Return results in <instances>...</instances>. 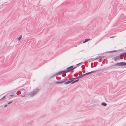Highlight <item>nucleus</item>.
Here are the masks:
<instances>
[{
    "mask_svg": "<svg viewBox=\"0 0 126 126\" xmlns=\"http://www.w3.org/2000/svg\"><path fill=\"white\" fill-rule=\"evenodd\" d=\"M115 58L117 60H120V59H122L121 58L120 56H117L116 57H115Z\"/></svg>",
    "mask_w": 126,
    "mask_h": 126,
    "instance_id": "nucleus-8",
    "label": "nucleus"
},
{
    "mask_svg": "<svg viewBox=\"0 0 126 126\" xmlns=\"http://www.w3.org/2000/svg\"><path fill=\"white\" fill-rule=\"evenodd\" d=\"M39 90L38 89L36 88L30 92L29 94L28 95H30L31 97H33L38 93Z\"/></svg>",
    "mask_w": 126,
    "mask_h": 126,
    "instance_id": "nucleus-1",
    "label": "nucleus"
},
{
    "mask_svg": "<svg viewBox=\"0 0 126 126\" xmlns=\"http://www.w3.org/2000/svg\"><path fill=\"white\" fill-rule=\"evenodd\" d=\"M22 35H20L19 36L18 38V40L19 41L22 38Z\"/></svg>",
    "mask_w": 126,
    "mask_h": 126,
    "instance_id": "nucleus-15",
    "label": "nucleus"
},
{
    "mask_svg": "<svg viewBox=\"0 0 126 126\" xmlns=\"http://www.w3.org/2000/svg\"><path fill=\"white\" fill-rule=\"evenodd\" d=\"M22 93H23V94L21 95L20 96L21 97H24L25 96V92L24 91H23L22 92Z\"/></svg>",
    "mask_w": 126,
    "mask_h": 126,
    "instance_id": "nucleus-9",
    "label": "nucleus"
},
{
    "mask_svg": "<svg viewBox=\"0 0 126 126\" xmlns=\"http://www.w3.org/2000/svg\"><path fill=\"white\" fill-rule=\"evenodd\" d=\"M7 105H4V107H7Z\"/></svg>",
    "mask_w": 126,
    "mask_h": 126,
    "instance_id": "nucleus-24",
    "label": "nucleus"
},
{
    "mask_svg": "<svg viewBox=\"0 0 126 126\" xmlns=\"http://www.w3.org/2000/svg\"><path fill=\"white\" fill-rule=\"evenodd\" d=\"M68 79V80L67 81H67L66 82H65L64 83V84H68L70 83H71L73 82V80H76L78 79L77 77L76 78H72L70 79Z\"/></svg>",
    "mask_w": 126,
    "mask_h": 126,
    "instance_id": "nucleus-2",
    "label": "nucleus"
},
{
    "mask_svg": "<svg viewBox=\"0 0 126 126\" xmlns=\"http://www.w3.org/2000/svg\"><path fill=\"white\" fill-rule=\"evenodd\" d=\"M13 96V95H12V94H11V95H10V96Z\"/></svg>",
    "mask_w": 126,
    "mask_h": 126,
    "instance_id": "nucleus-25",
    "label": "nucleus"
},
{
    "mask_svg": "<svg viewBox=\"0 0 126 126\" xmlns=\"http://www.w3.org/2000/svg\"><path fill=\"white\" fill-rule=\"evenodd\" d=\"M5 99V96H4L0 100V101L1 102L3 101Z\"/></svg>",
    "mask_w": 126,
    "mask_h": 126,
    "instance_id": "nucleus-11",
    "label": "nucleus"
},
{
    "mask_svg": "<svg viewBox=\"0 0 126 126\" xmlns=\"http://www.w3.org/2000/svg\"><path fill=\"white\" fill-rule=\"evenodd\" d=\"M125 48H126V47H125Z\"/></svg>",
    "mask_w": 126,
    "mask_h": 126,
    "instance_id": "nucleus-28",
    "label": "nucleus"
},
{
    "mask_svg": "<svg viewBox=\"0 0 126 126\" xmlns=\"http://www.w3.org/2000/svg\"><path fill=\"white\" fill-rule=\"evenodd\" d=\"M115 65H116L117 66H121V62L119 63H117V64H115Z\"/></svg>",
    "mask_w": 126,
    "mask_h": 126,
    "instance_id": "nucleus-12",
    "label": "nucleus"
},
{
    "mask_svg": "<svg viewBox=\"0 0 126 126\" xmlns=\"http://www.w3.org/2000/svg\"><path fill=\"white\" fill-rule=\"evenodd\" d=\"M86 75H87V74H86V73L82 75L81 76H82V77H83L84 76Z\"/></svg>",
    "mask_w": 126,
    "mask_h": 126,
    "instance_id": "nucleus-18",
    "label": "nucleus"
},
{
    "mask_svg": "<svg viewBox=\"0 0 126 126\" xmlns=\"http://www.w3.org/2000/svg\"><path fill=\"white\" fill-rule=\"evenodd\" d=\"M97 71L96 70H94V71H91V72H88V73H86V74H87V75L89 74H90L91 73H94L96 71Z\"/></svg>",
    "mask_w": 126,
    "mask_h": 126,
    "instance_id": "nucleus-6",
    "label": "nucleus"
},
{
    "mask_svg": "<svg viewBox=\"0 0 126 126\" xmlns=\"http://www.w3.org/2000/svg\"><path fill=\"white\" fill-rule=\"evenodd\" d=\"M67 73L66 70L63 71H61L57 73L56 74V75H61L64 73Z\"/></svg>",
    "mask_w": 126,
    "mask_h": 126,
    "instance_id": "nucleus-5",
    "label": "nucleus"
},
{
    "mask_svg": "<svg viewBox=\"0 0 126 126\" xmlns=\"http://www.w3.org/2000/svg\"><path fill=\"white\" fill-rule=\"evenodd\" d=\"M122 54L126 56V53H122Z\"/></svg>",
    "mask_w": 126,
    "mask_h": 126,
    "instance_id": "nucleus-19",
    "label": "nucleus"
},
{
    "mask_svg": "<svg viewBox=\"0 0 126 126\" xmlns=\"http://www.w3.org/2000/svg\"><path fill=\"white\" fill-rule=\"evenodd\" d=\"M116 50L112 51H111L110 52H116Z\"/></svg>",
    "mask_w": 126,
    "mask_h": 126,
    "instance_id": "nucleus-23",
    "label": "nucleus"
},
{
    "mask_svg": "<svg viewBox=\"0 0 126 126\" xmlns=\"http://www.w3.org/2000/svg\"><path fill=\"white\" fill-rule=\"evenodd\" d=\"M102 56H100L98 57H97V58H96V59H99L101 58H102Z\"/></svg>",
    "mask_w": 126,
    "mask_h": 126,
    "instance_id": "nucleus-17",
    "label": "nucleus"
},
{
    "mask_svg": "<svg viewBox=\"0 0 126 126\" xmlns=\"http://www.w3.org/2000/svg\"><path fill=\"white\" fill-rule=\"evenodd\" d=\"M16 94H17V93Z\"/></svg>",
    "mask_w": 126,
    "mask_h": 126,
    "instance_id": "nucleus-27",
    "label": "nucleus"
},
{
    "mask_svg": "<svg viewBox=\"0 0 126 126\" xmlns=\"http://www.w3.org/2000/svg\"><path fill=\"white\" fill-rule=\"evenodd\" d=\"M68 80V79H64L60 80L59 81H57L55 83L56 84H62L65 82H67Z\"/></svg>",
    "mask_w": 126,
    "mask_h": 126,
    "instance_id": "nucleus-3",
    "label": "nucleus"
},
{
    "mask_svg": "<svg viewBox=\"0 0 126 126\" xmlns=\"http://www.w3.org/2000/svg\"><path fill=\"white\" fill-rule=\"evenodd\" d=\"M82 77V76H81V75H80V76H78V77H77L78 79H79V78H81Z\"/></svg>",
    "mask_w": 126,
    "mask_h": 126,
    "instance_id": "nucleus-16",
    "label": "nucleus"
},
{
    "mask_svg": "<svg viewBox=\"0 0 126 126\" xmlns=\"http://www.w3.org/2000/svg\"><path fill=\"white\" fill-rule=\"evenodd\" d=\"M76 68V67H73V66H72L67 68L66 71L67 72L70 71L71 70H73L74 69Z\"/></svg>",
    "mask_w": 126,
    "mask_h": 126,
    "instance_id": "nucleus-4",
    "label": "nucleus"
},
{
    "mask_svg": "<svg viewBox=\"0 0 126 126\" xmlns=\"http://www.w3.org/2000/svg\"><path fill=\"white\" fill-rule=\"evenodd\" d=\"M111 37L110 38H113V37Z\"/></svg>",
    "mask_w": 126,
    "mask_h": 126,
    "instance_id": "nucleus-26",
    "label": "nucleus"
},
{
    "mask_svg": "<svg viewBox=\"0 0 126 126\" xmlns=\"http://www.w3.org/2000/svg\"><path fill=\"white\" fill-rule=\"evenodd\" d=\"M90 39H86L84 41H83V43H84L86 42H87L88 41L90 40Z\"/></svg>",
    "mask_w": 126,
    "mask_h": 126,
    "instance_id": "nucleus-10",
    "label": "nucleus"
},
{
    "mask_svg": "<svg viewBox=\"0 0 126 126\" xmlns=\"http://www.w3.org/2000/svg\"><path fill=\"white\" fill-rule=\"evenodd\" d=\"M83 63L82 62H81V63H79L78 64H77V65H79L80 64H81V63Z\"/></svg>",
    "mask_w": 126,
    "mask_h": 126,
    "instance_id": "nucleus-21",
    "label": "nucleus"
},
{
    "mask_svg": "<svg viewBox=\"0 0 126 126\" xmlns=\"http://www.w3.org/2000/svg\"><path fill=\"white\" fill-rule=\"evenodd\" d=\"M12 101H11V102H9V103H8V104H11L12 102Z\"/></svg>",
    "mask_w": 126,
    "mask_h": 126,
    "instance_id": "nucleus-22",
    "label": "nucleus"
},
{
    "mask_svg": "<svg viewBox=\"0 0 126 126\" xmlns=\"http://www.w3.org/2000/svg\"><path fill=\"white\" fill-rule=\"evenodd\" d=\"M101 105L102 106H105L107 105V104L103 102L101 103Z\"/></svg>",
    "mask_w": 126,
    "mask_h": 126,
    "instance_id": "nucleus-13",
    "label": "nucleus"
},
{
    "mask_svg": "<svg viewBox=\"0 0 126 126\" xmlns=\"http://www.w3.org/2000/svg\"><path fill=\"white\" fill-rule=\"evenodd\" d=\"M121 66L126 65V63L125 62H121Z\"/></svg>",
    "mask_w": 126,
    "mask_h": 126,
    "instance_id": "nucleus-7",
    "label": "nucleus"
},
{
    "mask_svg": "<svg viewBox=\"0 0 126 126\" xmlns=\"http://www.w3.org/2000/svg\"><path fill=\"white\" fill-rule=\"evenodd\" d=\"M79 80V79L77 80H75L73 82H72L71 84H73L74 83H75L76 82H77Z\"/></svg>",
    "mask_w": 126,
    "mask_h": 126,
    "instance_id": "nucleus-14",
    "label": "nucleus"
},
{
    "mask_svg": "<svg viewBox=\"0 0 126 126\" xmlns=\"http://www.w3.org/2000/svg\"><path fill=\"white\" fill-rule=\"evenodd\" d=\"M83 42V41L80 42H79V44H81Z\"/></svg>",
    "mask_w": 126,
    "mask_h": 126,
    "instance_id": "nucleus-20",
    "label": "nucleus"
}]
</instances>
